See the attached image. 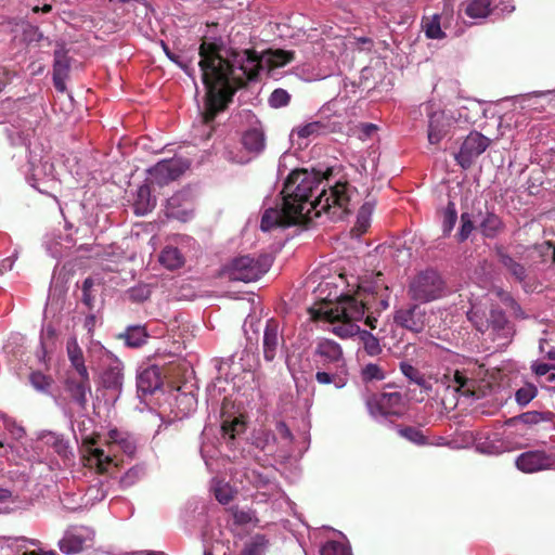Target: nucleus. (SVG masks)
Instances as JSON below:
<instances>
[{"label":"nucleus","mask_w":555,"mask_h":555,"mask_svg":"<svg viewBox=\"0 0 555 555\" xmlns=\"http://www.w3.org/2000/svg\"><path fill=\"white\" fill-rule=\"evenodd\" d=\"M554 413L552 412H539L528 411L518 416V420L526 425H537L543 422L552 421Z\"/></svg>","instance_id":"nucleus-49"},{"label":"nucleus","mask_w":555,"mask_h":555,"mask_svg":"<svg viewBox=\"0 0 555 555\" xmlns=\"http://www.w3.org/2000/svg\"><path fill=\"white\" fill-rule=\"evenodd\" d=\"M475 449L477 452L487 455H498L506 451L501 440L490 439L489 437L476 439Z\"/></svg>","instance_id":"nucleus-36"},{"label":"nucleus","mask_w":555,"mask_h":555,"mask_svg":"<svg viewBox=\"0 0 555 555\" xmlns=\"http://www.w3.org/2000/svg\"><path fill=\"white\" fill-rule=\"evenodd\" d=\"M538 395V388L530 383H526L515 392V401L520 406H526L529 404Z\"/></svg>","instance_id":"nucleus-47"},{"label":"nucleus","mask_w":555,"mask_h":555,"mask_svg":"<svg viewBox=\"0 0 555 555\" xmlns=\"http://www.w3.org/2000/svg\"><path fill=\"white\" fill-rule=\"evenodd\" d=\"M431 104H425L428 114L427 138L430 144H438L448 134L450 128L455 124V115L452 112L439 111L429 112Z\"/></svg>","instance_id":"nucleus-13"},{"label":"nucleus","mask_w":555,"mask_h":555,"mask_svg":"<svg viewBox=\"0 0 555 555\" xmlns=\"http://www.w3.org/2000/svg\"><path fill=\"white\" fill-rule=\"evenodd\" d=\"M312 359L315 367L347 366L340 345L328 338H319L315 341Z\"/></svg>","instance_id":"nucleus-9"},{"label":"nucleus","mask_w":555,"mask_h":555,"mask_svg":"<svg viewBox=\"0 0 555 555\" xmlns=\"http://www.w3.org/2000/svg\"><path fill=\"white\" fill-rule=\"evenodd\" d=\"M361 340L363 344V349L369 356L375 357L382 352L383 349L379 340L370 332L364 331L361 334Z\"/></svg>","instance_id":"nucleus-52"},{"label":"nucleus","mask_w":555,"mask_h":555,"mask_svg":"<svg viewBox=\"0 0 555 555\" xmlns=\"http://www.w3.org/2000/svg\"><path fill=\"white\" fill-rule=\"evenodd\" d=\"M178 406L181 408L183 415L195 411L197 400L192 393H181L177 398Z\"/></svg>","instance_id":"nucleus-59"},{"label":"nucleus","mask_w":555,"mask_h":555,"mask_svg":"<svg viewBox=\"0 0 555 555\" xmlns=\"http://www.w3.org/2000/svg\"><path fill=\"white\" fill-rule=\"evenodd\" d=\"M74 245L75 240L70 234H66L65 236L53 234L48 236L44 242L48 254L55 259L62 258Z\"/></svg>","instance_id":"nucleus-29"},{"label":"nucleus","mask_w":555,"mask_h":555,"mask_svg":"<svg viewBox=\"0 0 555 555\" xmlns=\"http://www.w3.org/2000/svg\"><path fill=\"white\" fill-rule=\"evenodd\" d=\"M552 93L551 90L529 92L514 96L513 102L521 109L541 113L548 105L550 100L547 98Z\"/></svg>","instance_id":"nucleus-25"},{"label":"nucleus","mask_w":555,"mask_h":555,"mask_svg":"<svg viewBox=\"0 0 555 555\" xmlns=\"http://www.w3.org/2000/svg\"><path fill=\"white\" fill-rule=\"evenodd\" d=\"M480 228L486 237L493 238L503 230V222L495 214L488 212L481 221Z\"/></svg>","instance_id":"nucleus-39"},{"label":"nucleus","mask_w":555,"mask_h":555,"mask_svg":"<svg viewBox=\"0 0 555 555\" xmlns=\"http://www.w3.org/2000/svg\"><path fill=\"white\" fill-rule=\"evenodd\" d=\"M94 531L86 526H70L59 541V548L66 555L81 552L88 542H91Z\"/></svg>","instance_id":"nucleus-14"},{"label":"nucleus","mask_w":555,"mask_h":555,"mask_svg":"<svg viewBox=\"0 0 555 555\" xmlns=\"http://www.w3.org/2000/svg\"><path fill=\"white\" fill-rule=\"evenodd\" d=\"M332 106H334V103L330 102L325 104L319 112L320 118L318 120L293 129L291 133L293 142L296 141V138L298 140L311 139L321 134H327L337 131L340 128V122L337 120L336 116H334V118L331 117L330 113L332 112Z\"/></svg>","instance_id":"nucleus-8"},{"label":"nucleus","mask_w":555,"mask_h":555,"mask_svg":"<svg viewBox=\"0 0 555 555\" xmlns=\"http://www.w3.org/2000/svg\"><path fill=\"white\" fill-rule=\"evenodd\" d=\"M198 66L206 90L205 103L201 113L204 124L209 125L232 100L235 91L246 80H254L259 69L282 67L288 64L294 54L284 50H269L261 57L250 51L232 54L225 60L215 42L203 41L198 48Z\"/></svg>","instance_id":"nucleus-2"},{"label":"nucleus","mask_w":555,"mask_h":555,"mask_svg":"<svg viewBox=\"0 0 555 555\" xmlns=\"http://www.w3.org/2000/svg\"><path fill=\"white\" fill-rule=\"evenodd\" d=\"M402 374L411 382L417 385L426 393L433 390V380L426 377L418 369L408 362L400 363Z\"/></svg>","instance_id":"nucleus-32"},{"label":"nucleus","mask_w":555,"mask_h":555,"mask_svg":"<svg viewBox=\"0 0 555 555\" xmlns=\"http://www.w3.org/2000/svg\"><path fill=\"white\" fill-rule=\"evenodd\" d=\"M491 2L489 0H466L464 12L473 20H483L491 12Z\"/></svg>","instance_id":"nucleus-35"},{"label":"nucleus","mask_w":555,"mask_h":555,"mask_svg":"<svg viewBox=\"0 0 555 555\" xmlns=\"http://www.w3.org/2000/svg\"><path fill=\"white\" fill-rule=\"evenodd\" d=\"M244 428L245 423L240 417L224 420L221 425L223 437H228L231 440L234 439L237 434L242 433Z\"/></svg>","instance_id":"nucleus-50"},{"label":"nucleus","mask_w":555,"mask_h":555,"mask_svg":"<svg viewBox=\"0 0 555 555\" xmlns=\"http://www.w3.org/2000/svg\"><path fill=\"white\" fill-rule=\"evenodd\" d=\"M156 199L151 194V189L147 184H141L135 193L133 203L134 214L138 216H145L154 209Z\"/></svg>","instance_id":"nucleus-31"},{"label":"nucleus","mask_w":555,"mask_h":555,"mask_svg":"<svg viewBox=\"0 0 555 555\" xmlns=\"http://www.w3.org/2000/svg\"><path fill=\"white\" fill-rule=\"evenodd\" d=\"M321 555H351L350 547L338 541L326 542L320 551Z\"/></svg>","instance_id":"nucleus-54"},{"label":"nucleus","mask_w":555,"mask_h":555,"mask_svg":"<svg viewBox=\"0 0 555 555\" xmlns=\"http://www.w3.org/2000/svg\"><path fill=\"white\" fill-rule=\"evenodd\" d=\"M485 333L488 334L493 343H496L498 347H505L512 340L514 330L506 320L504 312L493 309L486 320Z\"/></svg>","instance_id":"nucleus-12"},{"label":"nucleus","mask_w":555,"mask_h":555,"mask_svg":"<svg viewBox=\"0 0 555 555\" xmlns=\"http://www.w3.org/2000/svg\"><path fill=\"white\" fill-rule=\"evenodd\" d=\"M24 145L28 160L23 171L28 183L42 194H51L56 189L57 181L49 153L40 144L30 140L28 142L24 140Z\"/></svg>","instance_id":"nucleus-4"},{"label":"nucleus","mask_w":555,"mask_h":555,"mask_svg":"<svg viewBox=\"0 0 555 555\" xmlns=\"http://www.w3.org/2000/svg\"><path fill=\"white\" fill-rule=\"evenodd\" d=\"M500 262L502 266L520 283L525 282L527 276V270L526 268L517 262L514 258H512L509 255L500 253Z\"/></svg>","instance_id":"nucleus-38"},{"label":"nucleus","mask_w":555,"mask_h":555,"mask_svg":"<svg viewBox=\"0 0 555 555\" xmlns=\"http://www.w3.org/2000/svg\"><path fill=\"white\" fill-rule=\"evenodd\" d=\"M118 337L124 339L126 346L138 348L146 343L149 335L144 326L129 325L122 334H119Z\"/></svg>","instance_id":"nucleus-34"},{"label":"nucleus","mask_w":555,"mask_h":555,"mask_svg":"<svg viewBox=\"0 0 555 555\" xmlns=\"http://www.w3.org/2000/svg\"><path fill=\"white\" fill-rule=\"evenodd\" d=\"M440 18L441 16L439 14L423 18L422 27L427 38L442 39L446 37V34L441 29Z\"/></svg>","instance_id":"nucleus-40"},{"label":"nucleus","mask_w":555,"mask_h":555,"mask_svg":"<svg viewBox=\"0 0 555 555\" xmlns=\"http://www.w3.org/2000/svg\"><path fill=\"white\" fill-rule=\"evenodd\" d=\"M106 444L108 451L105 453L111 455L114 459V464L111 466L107 473H112L114 468L119 466V461L116 455L113 453L117 450H120L128 456H133L137 451V442L132 435L127 431H122L119 429H111L107 434ZM104 472L103 474H105Z\"/></svg>","instance_id":"nucleus-17"},{"label":"nucleus","mask_w":555,"mask_h":555,"mask_svg":"<svg viewBox=\"0 0 555 555\" xmlns=\"http://www.w3.org/2000/svg\"><path fill=\"white\" fill-rule=\"evenodd\" d=\"M385 377V369L377 363H367L364 364L361 369V378L365 383L383 380Z\"/></svg>","instance_id":"nucleus-46"},{"label":"nucleus","mask_w":555,"mask_h":555,"mask_svg":"<svg viewBox=\"0 0 555 555\" xmlns=\"http://www.w3.org/2000/svg\"><path fill=\"white\" fill-rule=\"evenodd\" d=\"M490 140L479 132H470L460 151L455 154L457 164L466 169L472 166L475 158L481 155L489 146Z\"/></svg>","instance_id":"nucleus-16"},{"label":"nucleus","mask_w":555,"mask_h":555,"mask_svg":"<svg viewBox=\"0 0 555 555\" xmlns=\"http://www.w3.org/2000/svg\"><path fill=\"white\" fill-rule=\"evenodd\" d=\"M398 434L401 437L405 438L406 440H409L417 446H423V444H426V442H427V439L423 435L422 430H420L418 428H415V427H411V426L400 427V428H398Z\"/></svg>","instance_id":"nucleus-55"},{"label":"nucleus","mask_w":555,"mask_h":555,"mask_svg":"<svg viewBox=\"0 0 555 555\" xmlns=\"http://www.w3.org/2000/svg\"><path fill=\"white\" fill-rule=\"evenodd\" d=\"M211 491L216 500L221 504H228L234 498L235 493L228 482L217 479L212 481Z\"/></svg>","instance_id":"nucleus-43"},{"label":"nucleus","mask_w":555,"mask_h":555,"mask_svg":"<svg viewBox=\"0 0 555 555\" xmlns=\"http://www.w3.org/2000/svg\"><path fill=\"white\" fill-rule=\"evenodd\" d=\"M0 514H10L21 507V500L8 488L0 487Z\"/></svg>","instance_id":"nucleus-42"},{"label":"nucleus","mask_w":555,"mask_h":555,"mask_svg":"<svg viewBox=\"0 0 555 555\" xmlns=\"http://www.w3.org/2000/svg\"><path fill=\"white\" fill-rule=\"evenodd\" d=\"M282 194L281 207L267 208L262 215L260 229L263 232L308 223L322 216L337 221L350 210L351 188L341 182L330 185L321 171L293 170L285 181Z\"/></svg>","instance_id":"nucleus-1"},{"label":"nucleus","mask_w":555,"mask_h":555,"mask_svg":"<svg viewBox=\"0 0 555 555\" xmlns=\"http://www.w3.org/2000/svg\"><path fill=\"white\" fill-rule=\"evenodd\" d=\"M242 145L246 153L234 155L228 152V159L236 164H247L264 149V135L258 129H250L242 137Z\"/></svg>","instance_id":"nucleus-18"},{"label":"nucleus","mask_w":555,"mask_h":555,"mask_svg":"<svg viewBox=\"0 0 555 555\" xmlns=\"http://www.w3.org/2000/svg\"><path fill=\"white\" fill-rule=\"evenodd\" d=\"M409 296L416 301L428 302L443 294V281L434 270H426L412 279L408 288Z\"/></svg>","instance_id":"nucleus-7"},{"label":"nucleus","mask_w":555,"mask_h":555,"mask_svg":"<svg viewBox=\"0 0 555 555\" xmlns=\"http://www.w3.org/2000/svg\"><path fill=\"white\" fill-rule=\"evenodd\" d=\"M314 378L319 385H333L336 389L344 388L348 383V367H315Z\"/></svg>","instance_id":"nucleus-24"},{"label":"nucleus","mask_w":555,"mask_h":555,"mask_svg":"<svg viewBox=\"0 0 555 555\" xmlns=\"http://www.w3.org/2000/svg\"><path fill=\"white\" fill-rule=\"evenodd\" d=\"M189 166V162L183 158H172L158 162L147 171L151 176L152 182L162 186L180 177Z\"/></svg>","instance_id":"nucleus-15"},{"label":"nucleus","mask_w":555,"mask_h":555,"mask_svg":"<svg viewBox=\"0 0 555 555\" xmlns=\"http://www.w3.org/2000/svg\"><path fill=\"white\" fill-rule=\"evenodd\" d=\"M158 260L162 266L172 271L184 266L185 257L178 247L169 245L160 251Z\"/></svg>","instance_id":"nucleus-33"},{"label":"nucleus","mask_w":555,"mask_h":555,"mask_svg":"<svg viewBox=\"0 0 555 555\" xmlns=\"http://www.w3.org/2000/svg\"><path fill=\"white\" fill-rule=\"evenodd\" d=\"M271 264L272 258L269 255L241 256L229 263L227 273L230 280L249 283L260 279Z\"/></svg>","instance_id":"nucleus-6"},{"label":"nucleus","mask_w":555,"mask_h":555,"mask_svg":"<svg viewBox=\"0 0 555 555\" xmlns=\"http://www.w3.org/2000/svg\"><path fill=\"white\" fill-rule=\"evenodd\" d=\"M367 408L374 417L400 414L402 396L399 392H384L377 399L370 400Z\"/></svg>","instance_id":"nucleus-21"},{"label":"nucleus","mask_w":555,"mask_h":555,"mask_svg":"<svg viewBox=\"0 0 555 555\" xmlns=\"http://www.w3.org/2000/svg\"><path fill=\"white\" fill-rule=\"evenodd\" d=\"M291 101L289 93L284 89H275L270 98H269V104L271 107L280 108L286 106Z\"/></svg>","instance_id":"nucleus-58"},{"label":"nucleus","mask_w":555,"mask_h":555,"mask_svg":"<svg viewBox=\"0 0 555 555\" xmlns=\"http://www.w3.org/2000/svg\"><path fill=\"white\" fill-rule=\"evenodd\" d=\"M297 70L300 77L307 81L321 80L330 75L320 68H314L311 64H302L297 67Z\"/></svg>","instance_id":"nucleus-51"},{"label":"nucleus","mask_w":555,"mask_h":555,"mask_svg":"<svg viewBox=\"0 0 555 555\" xmlns=\"http://www.w3.org/2000/svg\"><path fill=\"white\" fill-rule=\"evenodd\" d=\"M105 496L106 490L104 489V485L102 482L92 485L88 488L85 494L86 505H93L95 502L102 501Z\"/></svg>","instance_id":"nucleus-57"},{"label":"nucleus","mask_w":555,"mask_h":555,"mask_svg":"<svg viewBox=\"0 0 555 555\" xmlns=\"http://www.w3.org/2000/svg\"><path fill=\"white\" fill-rule=\"evenodd\" d=\"M92 425L90 418H83L73 424V431L77 441H81L82 463L86 467L103 474L108 472L114 464V459L106 454L101 448L95 447V440L92 433L89 431Z\"/></svg>","instance_id":"nucleus-5"},{"label":"nucleus","mask_w":555,"mask_h":555,"mask_svg":"<svg viewBox=\"0 0 555 555\" xmlns=\"http://www.w3.org/2000/svg\"><path fill=\"white\" fill-rule=\"evenodd\" d=\"M246 477L263 496L275 495L279 492L276 482L266 472L250 469L246 473Z\"/></svg>","instance_id":"nucleus-28"},{"label":"nucleus","mask_w":555,"mask_h":555,"mask_svg":"<svg viewBox=\"0 0 555 555\" xmlns=\"http://www.w3.org/2000/svg\"><path fill=\"white\" fill-rule=\"evenodd\" d=\"M389 307V289L380 272L371 273L360 279L357 295H344L336 302L324 304L319 314L327 322H339L334 333L340 337H349L359 331L357 322L361 321L365 311L380 312Z\"/></svg>","instance_id":"nucleus-3"},{"label":"nucleus","mask_w":555,"mask_h":555,"mask_svg":"<svg viewBox=\"0 0 555 555\" xmlns=\"http://www.w3.org/2000/svg\"><path fill=\"white\" fill-rule=\"evenodd\" d=\"M441 384L446 389H452L463 396H473L476 382L465 372L455 370L443 375Z\"/></svg>","instance_id":"nucleus-23"},{"label":"nucleus","mask_w":555,"mask_h":555,"mask_svg":"<svg viewBox=\"0 0 555 555\" xmlns=\"http://www.w3.org/2000/svg\"><path fill=\"white\" fill-rule=\"evenodd\" d=\"M234 521L238 525H247L255 520V514L250 509H235L233 512Z\"/></svg>","instance_id":"nucleus-61"},{"label":"nucleus","mask_w":555,"mask_h":555,"mask_svg":"<svg viewBox=\"0 0 555 555\" xmlns=\"http://www.w3.org/2000/svg\"><path fill=\"white\" fill-rule=\"evenodd\" d=\"M283 341L278 321L269 319L266 323L262 341L263 358L267 362H272L275 359Z\"/></svg>","instance_id":"nucleus-22"},{"label":"nucleus","mask_w":555,"mask_h":555,"mask_svg":"<svg viewBox=\"0 0 555 555\" xmlns=\"http://www.w3.org/2000/svg\"><path fill=\"white\" fill-rule=\"evenodd\" d=\"M457 220V212L455 209L454 203H449L448 206L443 210V220H442V232L443 235H449L453 230Z\"/></svg>","instance_id":"nucleus-53"},{"label":"nucleus","mask_w":555,"mask_h":555,"mask_svg":"<svg viewBox=\"0 0 555 555\" xmlns=\"http://www.w3.org/2000/svg\"><path fill=\"white\" fill-rule=\"evenodd\" d=\"M95 348L100 352L103 366H105L102 374L103 386L107 389L119 390L124 379L122 362L103 346L99 345Z\"/></svg>","instance_id":"nucleus-11"},{"label":"nucleus","mask_w":555,"mask_h":555,"mask_svg":"<svg viewBox=\"0 0 555 555\" xmlns=\"http://www.w3.org/2000/svg\"><path fill=\"white\" fill-rule=\"evenodd\" d=\"M162 384L160 369L157 365H150L138 374L137 387L142 395H152Z\"/></svg>","instance_id":"nucleus-26"},{"label":"nucleus","mask_w":555,"mask_h":555,"mask_svg":"<svg viewBox=\"0 0 555 555\" xmlns=\"http://www.w3.org/2000/svg\"><path fill=\"white\" fill-rule=\"evenodd\" d=\"M430 314L420 304H408L395 311V323L413 333L422 332L428 324Z\"/></svg>","instance_id":"nucleus-10"},{"label":"nucleus","mask_w":555,"mask_h":555,"mask_svg":"<svg viewBox=\"0 0 555 555\" xmlns=\"http://www.w3.org/2000/svg\"><path fill=\"white\" fill-rule=\"evenodd\" d=\"M145 475V467L142 464H137L130 467L119 479L122 488H130L141 480Z\"/></svg>","instance_id":"nucleus-45"},{"label":"nucleus","mask_w":555,"mask_h":555,"mask_svg":"<svg viewBox=\"0 0 555 555\" xmlns=\"http://www.w3.org/2000/svg\"><path fill=\"white\" fill-rule=\"evenodd\" d=\"M193 214V195L190 189H183L167 199L166 215L180 221H188Z\"/></svg>","instance_id":"nucleus-20"},{"label":"nucleus","mask_w":555,"mask_h":555,"mask_svg":"<svg viewBox=\"0 0 555 555\" xmlns=\"http://www.w3.org/2000/svg\"><path fill=\"white\" fill-rule=\"evenodd\" d=\"M268 540L262 534H256L245 542L240 555H264Z\"/></svg>","instance_id":"nucleus-37"},{"label":"nucleus","mask_w":555,"mask_h":555,"mask_svg":"<svg viewBox=\"0 0 555 555\" xmlns=\"http://www.w3.org/2000/svg\"><path fill=\"white\" fill-rule=\"evenodd\" d=\"M276 433L281 438L286 439L289 442L293 440L292 431L284 422H279L276 424Z\"/></svg>","instance_id":"nucleus-64"},{"label":"nucleus","mask_w":555,"mask_h":555,"mask_svg":"<svg viewBox=\"0 0 555 555\" xmlns=\"http://www.w3.org/2000/svg\"><path fill=\"white\" fill-rule=\"evenodd\" d=\"M555 463L552 454L542 450L527 451L516 457V467L526 474L550 469Z\"/></svg>","instance_id":"nucleus-19"},{"label":"nucleus","mask_w":555,"mask_h":555,"mask_svg":"<svg viewBox=\"0 0 555 555\" xmlns=\"http://www.w3.org/2000/svg\"><path fill=\"white\" fill-rule=\"evenodd\" d=\"M66 352L72 366L75 369L79 377L87 378L88 369L85 364L82 349L78 345L76 337L68 338L66 343Z\"/></svg>","instance_id":"nucleus-30"},{"label":"nucleus","mask_w":555,"mask_h":555,"mask_svg":"<svg viewBox=\"0 0 555 555\" xmlns=\"http://www.w3.org/2000/svg\"><path fill=\"white\" fill-rule=\"evenodd\" d=\"M481 109L480 103L477 101H468L467 105H463L457 111L455 122L473 124L476 121Z\"/></svg>","instance_id":"nucleus-41"},{"label":"nucleus","mask_w":555,"mask_h":555,"mask_svg":"<svg viewBox=\"0 0 555 555\" xmlns=\"http://www.w3.org/2000/svg\"><path fill=\"white\" fill-rule=\"evenodd\" d=\"M473 229H474V224H473L470 215L467 212L462 214L461 215V228L457 233L459 241L464 242L465 240H467L468 236L470 235Z\"/></svg>","instance_id":"nucleus-60"},{"label":"nucleus","mask_w":555,"mask_h":555,"mask_svg":"<svg viewBox=\"0 0 555 555\" xmlns=\"http://www.w3.org/2000/svg\"><path fill=\"white\" fill-rule=\"evenodd\" d=\"M467 318L479 332L485 333L487 318L483 314L475 309H470L467 312Z\"/></svg>","instance_id":"nucleus-62"},{"label":"nucleus","mask_w":555,"mask_h":555,"mask_svg":"<svg viewBox=\"0 0 555 555\" xmlns=\"http://www.w3.org/2000/svg\"><path fill=\"white\" fill-rule=\"evenodd\" d=\"M65 390L70 396L73 402L76 403L81 411H85L88 395L91 392L89 374H87V378L80 377V380L68 377L65 382Z\"/></svg>","instance_id":"nucleus-27"},{"label":"nucleus","mask_w":555,"mask_h":555,"mask_svg":"<svg viewBox=\"0 0 555 555\" xmlns=\"http://www.w3.org/2000/svg\"><path fill=\"white\" fill-rule=\"evenodd\" d=\"M373 211V204L366 202L362 205L357 217V228L360 232H365L370 225V219Z\"/></svg>","instance_id":"nucleus-56"},{"label":"nucleus","mask_w":555,"mask_h":555,"mask_svg":"<svg viewBox=\"0 0 555 555\" xmlns=\"http://www.w3.org/2000/svg\"><path fill=\"white\" fill-rule=\"evenodd\" d=\"M165 52L172 62L178 64L190 77H192V72L189 65L184 62L182 56L171 53L167 48H165Z\"/></svg>","instance_id":"nucleus-63"},{"label":"nucleus","mask_w":555,"mask_h":555,"mask_svg":"<svg viewBox=\"0 0 555 555\" xmlns=\"http://www.w3.org/2000/svg\"><path fill=\"white\" fill-rule=\"evenodd\" d=\"M29 383L36 391L44 395H51V387L53 385L52 377L39 371H35L29 375Z\"/></svg>","instance_id":"nucleus-44"},{"label":"nucleus","mask_w":555,"mask_h":555,"mask_svg":"<svg viewBox=\"0 0 555 555\" xmlns=\"http://www.w3.org/2000/svg\"><path fill=\"white\" fill-rule=\"evenodd\" d=\"M70 62L67 53L60 49L54 52L53 75L68 76Z\"/></svg>","instance_id":"nucleus-48"}]
</instances>
